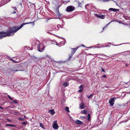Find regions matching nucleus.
I'll list each match as a JSON object with an SVG mask.
<instances>
[{
    "label": "nucleus",
    "instance_id": "obj_1",
    "mask_svg": "<svg viewBox=\"0 0 130 130\" xmlns=\"http://www.w3.org/2000/svg\"><path fill=\"white\" fill-rule=\"evenodd\" d=\"M34 22L27 23H23L19 26H14L13 27H10L6 31L0 32V39H2L4 37L9 36L16 32L18 30L21 28L25 24L33 23Z\"/></svg>",
    "mask_w": 130,
    "mask_h": 130
},
{
    "label": "nucleus",
    "instance_id": "obj_2",
    "mask_svg": "<svg viewBox=\"0 0 130 130\" xmlns=\"http://www.w3.org/2000/svg\"><path fill=\"white\" fill-rule=\"evenodd\" d=\"M9 72L10 73L15 72L18 71H24L22 70H18V68L17 67H13L12 68H9Z\"/></svg>",
    "mask_w": 130,
    "mask_h": 130
},
{
    "label": "nucleus",
    "instance_id": "obj_3",
    "mask_svg": "<svg viewBox=\"0 0 130 130\" xmlns=\"http://www.w3.org/2000/svg\"><path fill=\"white\" fill-rule=\"evenodd\" d=\"M75 9V8L74 7L70 6H68L66 8V11L68 12H70L73 11Z\"/></svg>",
    "mask_w": 130,
    "mask_h": 130
},
{
    "label": "nucleus",
    "instance_id": "obj_4",
    "mask_svg": "<svg viewBox=\"0 0 130 130\" xmlns=\"http://www.w3.org/2000/svg\"><path fill=\"white\" fill-rule=\"evenodd\" d=\"M115 98H116L113 97V98H111L109 100V103L110 105L112 106H113L114 104V103L115 101Z\"/></svg>",
    "mask_w": 130,
    "mask_h": 130
},
{
    "label": "nucleus",
    "instance_id": "obj_5",
    "mask_svg": "<svg viewBox=\"0 0 130 130\" xmlns=\"http://www.w3.org/2000/svg\"><path fill=\"white\" fill-rule=\"evenodd\" d=\"M57 121H55L53 122V127L54 129H57L58 128L59 126L57 123Z\"/></svg>",
    "mask_w": 130,
    "mask_h": 130
},
{
    "label": "nucleus",
    "instance_id": "obj_6",
    "mask_svg": "<svg viewBox=\"0 0 130 130\" xmlns=\"http://www.w3.org/2000/svg\"><path fill=\"white\" fill-rule=\"evenodd\" d=\"M95 16L99 18L102 19H104L105 18V15H103L98 14H96Z\"/></svg>",
    "mask_w": 130,
    "mask_h": 130
},
{
    "label": "nucleus",
    "instance_id": "obj_7",
    "mask_svg": "<svg viewBox=\"0 0 130 130\" xmlns=\"http://www.w3.org/2000/svg\"><path fill=\"white\" fill-rule=\"evenodd\" d=\"M78 48V47H77L75 48H71V49L72 50L71 54L73 55L74 54L76 51L77 50Z\"/></svg>",
    "mask_w": 130,
    "mask_h": 130
},
{
    "label": "nucleus",
    "instance_id": "obj_8",
    "mask_svg": "<svg viewBox=\"0 0 130 130\" xmlns=\"http://www.w3.org/2000/svg\"><path fill=\"white\" fill-rule=\"evenodd\" d=\"M119 9H116L115 8H110L109 9V11H110V10L113 11L114 12H117L119 11Z\"/></svg>",
    "mask_w": 130,
    "mask_h": 130
},
{
    "label": "nucleus",
    "instance_id": "obj_9",
    "mask_svg": "<svg viewBox=\"0 0 130 130\" xmlns=\"http://www.w3.org/2000/svg\"><path fill=\"white\" fill-rule=\"evenodd\" d=\"M75 122L77 124L80 125H82L83 124V122L79 120H76Z\"/></svg>",
    "mask_w": 130,
    "mask_h": 130
},
{
    "label": "nucleus",
    "instance_id": "obj_10",
    "mask_svg": "<svg viewBox=\"0 0 130 130\" xmlns=\"http://www.w3.org/2000/svg\"><path fill=\"white\" fill-rule=\"evenodd\" d=\"M59 6H58V8L57 9V14L58 15V16L59 17H60L62 15V14L60 13L59 10Z\"/></svg>",
    "mask_w": 130,
    "mask_h": 130
},
{
    "label": "nucleus",
    "instance_id": "obj_11",
    "mask_svg": "<svg viewBox=\"0 0 130 130\" xmlns=\"http://www.w3.org/2000/svg\"><path fill=\"white\" fill-rule=\"evenodd\" d=\"M80 108L81 109H83L85 108L83 102L82 103L79 105Z\"/></svg>",
    "mask_w": 130,
    "mask_h": 130
},
{
    "label": "nucleus",
    "instance_id": "obj_12",
    "mask_svg": "<svg viewBox=\"0 0 130 130\" xmlns=\"http://www.w3.org/2000/svg\"><path fill=\"white\" fill-rule=\"evenodd\" d=\"M87 110L85 109L83 110L81 112V113H82L84 114L85 115H87Z\"/></svg>",
    "mask_w": 130,
    "mask_h": 130
},
{
    "label": "nucleus",
    "instance_id": "obj_13",
    "mask_svg": "<svg viewBox=\"0 0 130 130\" xmlns=\"http://www.w3.org/2000/svg\"><path fill=\"white\" fill-rule=\"evenodd\" d=\"M50 113L52 115H54L55 113V112L53 109L50 110L49 111Z\"/></svg>",
    "mask_w": 130,
    "mask_h": 130
},
{
    "label": "nucleus",
    "instance_id": "obj_14",
    "mask_svg": "<svg viewBox=\"0 0 130 130\" xmlns=\"http://www.w3.org/2000/svg\"><path fill=\"white\" fill-rule=\"evenodd\" d=\"M37 49L38 50V51L39 52V51H40V44H38V46H37Z\"/></svg>",
    "mask_w": 130,
    "mask_h": 130
},
{
    "label": "nucleus",
    "instance_id": "obj_15",
    "mask_svg": "<svg viewBox=\"0 0 130 130\" xmlns=\"http://www.w3.org/2000/svg\"><path fill=\"white\" fill-rule=\"evenodd\" d=\"M73 56V55L70 54V55H69V58L68 59V61H69L71 59V58H72V56Z\"/></svg>",
    "mask_w": 130,
    "mask_h": 130
},
{
    "label": "nucleus",
    "instance_id": "obj_16",
    "mask_svg": "<svg viewBox=\"0 0 130 130\" xmlns=\"http://www.w3.org/2000/svg\"><path fill=\"white\" fill-rule=\"evenodd\" d=\"M69 84L67 82L64 83L63 84V85L65 87H66Z\"/></svg>",
    "mask_w": 130,
    "mask_h": 130
},
{
    "label": "nucleus",
    "instance_id": "obj_17",
    "mask_svg": "<svg viewBox=\"0 0 130 130\" xmlns=\"http://www.w3.org/2000/svg\"><path fill=\"white\" fill-rule=\"evenodd\" d=\"M65 110H66V111H67L68 112H69V108L67 107H66V108H65Z\"/></svg>",
    "mask_w": 130,
    "mask_h": 130
},
{
    "label": "nucleus",
    "instance_id": "obj_18",
    "mask_svg": "<svg viewBox=\"0 0 130 130\" xmlns=\"http://www.w3.org/2000/svg\"><path fill=\"white\" fill-rule=\"evenodd\" d=\"M93 94H91L90 96L87 95V97L88 99L91 98L93 96Z\"/></svg>",
    "mask_w": 130,
    "mask_h": 130
},
{
    "label": "nucleus",
    "instance_id": "obj_19",
    "mask_svg": "<svg viewBox=\"0 0 130 130\" xmlns=\"http://www.w3.org/2000/svg\"><path fill=\"white\" fill-rule=\"evenodd\" d=\"M123 17L126 20H128L129 19V17L127 16L123 15Z\"/></svg>",
    "mask_w": 130,
    "mask_h": 130
},
{
    "label": "nucleus",
    "instance_id": "obj_20",
    "mask_svg": "<svg viewBox=\"0 0 130 130\" xmlns=\"http://www.w3.org/2000/svg\"><path fill=\"white\" fill-rule=\"evenodd\" d=\"M9 60H11V61H12L14 62L15 63H17V61H14L13 59L11 58L10 57H9Z\"/></svg>",
    "mask_w": 130,
    "mask_h": 130
},
{
    "label": "nucleus",
    "instance_id": "obj_21",
    "mask_svg": "<svg viewBox=\"0 0 130 130\" xmlns=\"http://www.w3.org/2000/svg\"><path fill=\"white\" fill-rule=\"evenodd\" d=\"M40 125L41 127L43 128H44V126H43V124L42 123H40Z\"/></svg>",
    "mask_w": 130,
    "mask_h": 130
},
{
    "label": "nucleus",
    "instance_id": "obj_22",
    "mask_svg": "<svg viewBox=\"0 0 130 130\" xmlns=\"http://www.w3.org/2000/svg\"><path fill=\"white\" fill-rule=\"evenodd\" d=\"M44 48L45 47H43L40 51H39V52H42L44 50Z\"/></svg>",
    "mask_w": 130,
    "mask_h": 130
},
{
    "label": "nucleus",
    "instance_id": "obj_23",
    "mask_svg": "<svg viewBox=\"0 0 130 130\" xmlns=\"http://www.w3.org/2000/svg\"><path fill=\"white\" fill-rule=\"evenodd\" d=\"M88 119H87L88 120H89L90 119V114H88Z\"/></svg>",
    "mask_w": 130,
    "mask_h": 130
},
{
    "label": "nucleus",
    "instance_id": "obj_24",
    "mask_svg": "<svg viewBox=\"0 0 130 130\" xmlns=\"http://www.w3.org/2000/svg\"><path fill=\"white\" fill-rule=\"evenodd\" d=\"M7 96L10 100H13L12 98H11L10 95H8Z\"/></svg>",
    "mask_w": 130,
    "mask_h": 130
},
{
    "label": "nucleus",
    "instance_id": "obj_25",
    "mask_svg": "<svg viewBox=\"0 0 130 130\" xmlns=\"http://www.w3.org/2000/svg\"><path fill=\"white\" fill-rule=\"evenodd\" d=\"M101 71L102 72H105L104 70L102 67H101Z\"/></svg>",
    "mask_w": 130,
    "mask_h": 130
},
{
    "label": "nucleus",
    "instance_id": "obj_26",
    "mask_svg": "<svg viewBox=\"0 0 130 130\" xmlns=\"http://www.w3.org/2000/svg\"><path fill=\"white\" fill-rule=\"evenodd\" d=\"M110 23H109L107 25H106V26L104 27L103 28V30L102 31H103L104 30V28L106 27V26H107L108 25H109L110 23Z\"/></svg>",
    "mask_w": 130,
    "mask_h": 130
},
{
    "label": "nucleus",
    "instance_id": "obj_27",
    "mask_svg": "<svg viewBox=\"0 0 130 130\" xmlns=\"http://www.w3.org/2000/svg\"><path fill=\"white\" fill-rule=\"evenodd\" d=\"M19 119L21 121H24L25 119L24 118H19Z\"/></svg>",
    "mask_w": 130,
    "mask_h": 130
},
{
    "label": "nucleus",
    "instance_id": "obj_28",
    "mask_svg": "<svg viewBox=\"0 0 130 130\" xmlns=\"http://www.w3.org/2000/svg\"><path fill=\"white\" fill-rule=\"evenodd\" d=\"M83 91V89H80L78 91V92H82Z\"/></svg>",
    "mask_w": 130,
    "mask_h": 130
},
{
    "label": "nucleus",
    "instance_id": "obj_29",
    "mask_svg": "<svg viewBox=\"0 0 130 130\" xmlns=\"http://www.w3.org/2000/svg\"><path fill=\"white\" fill-rule=\"evenodd\" d=\"M83 85H81L80 86H79V88H80V89H81V88H83Z\"/></svg>",
    "mask_w": 130,
    "mask_h": 130
},
{
    "label": "nucleus",
    "instance_id": "obj_30",
    "mask_svg": "<svg viewBox=\"0 0 130 130\" xmlns=\"http://www.w3.org/2000/svg\"><path fill=\"white\" fill-rule=\"evenodd\" d=\"M22 124L23 125H25L26 124V122H22Z\"/></svg>",
    "mask_w": 130,
    "mask_h": 130
},
{
    "label": "nucleus",
    "instance_id": "obj_31",
    "mask_svg": "<svg viewBox=\"0 0 130 130\" xmlns=\"http://www.w3.org/2000/svg\"><path fill=\"white\" fill-rule=\"evenodd\" d=\"M13 102L14 103H17V102L15 100H13Z\"/></svg>",
    "mask_w": 130,
    "mask_h": 130
},
{
    "label": "nucleus",
    "instance_id": "obj_32",
    "mask_svg": "<svg viewBox=\"0 0 130 130\" xmlns=\"http://www.w3.org/2000/svg\"><path fill=\"white\" fill-rule=\"evenodd\" d=\"M12 8L14 9V10L15 11L17 9L15 7H12Z\"/></svg>",
    "mask_w": 130,
    "mask_h": 130
},
{
    "label": "nucleus",
    "instance_id": "obj_33",
    "mask_svg": "<svg viewBox=\"0 0 130 130\" xmlns=\"http://www.w3.org/2000/svg\"><path fill=\"white\" fill-rule=\"evenodd\" d=\"M103 77L106 78L107 77L106 75H103Z\"/></svg>",
    "mask_w": 130,
    "mask_h": 130
},
{
    "label": "nucleus",
    "instance_id": "obj_34",
    "mask_svg": "<svg viewBox=\"0 0 130 130\" xmlns=\"http://www.w3.org/2000/svg\"><path fill=\"white\" fill-rule=\"evenodd\" d=\"M0 109H1L2 110H3L4 109V108L1 106H0Z\"/></svg>",
    "mask_w": 130,
    "mask_h": 130
},
{
    "label": "nucleus",
    "instance_id": "obj_35",
    "mask_svg": "<svg viewBox=\"0 0 130 130\" xmlns=\"http://www.w3.org/2000/svg\"><path fill=\"white\" fill-rule=\"evenodd\" d=\"M81 117L82 118V119H84L85 118V116H82Z\"/></svg>",
    "mask_w": 130,
    "mask_h": 130
},
{
    "label": "nucleus",
    "instance_id": "obj_36",
    "mask_svg": "<svg viewBox=\"0 0 130 130\" xmlns=\"http://www.w3.org/2000/svg\"><path fill=\"white\" fill-rule=\"evenodd\" d=\"M11 126H12V127H15V125H13V124H11Z\"/></svg>",
    "mask_w": 130,
    "mask_h": 130
},
{
    "label": "nucleus",
    "instance_id": "obj_37",
    "mask_svg": "<svg viewBox=\"0 0 130 130\" xmlns=\"http://www.w3.org/2000/svg\"><path fill=\"white\" fill-rule=\"evenodd\" d=\"M11 125L10 124H6V126H11Z\"/></svg>",
    "mask_w": 130,
    "mask_h": 130
},
{
    "label": "nucleus",
    "instance_id": "obj_38",
    "mask_svg": "<svg viewBox=\"0 0 130 130\" xmlns=\"http://www.w3.org/2000/svg\"><path fill=\"white\" fill-rule=\"evenodd\" d=\"M98 55H105V56H106L105 55H104V54H98Z\"/></svg>",
    "mask_w": 130,
    "mask_h": 130
},
{
    "label": "nucleus",
    "instance_id": "obj_39",
    "mask_svg": "<svg viewBox=\"0 0 130 130\" xmlns=\"http://www.w3.org/2000/svg\"><path fill=\"white\" fill-rule=\"evenodd\" d=\"M57 27H60V25H57Z\"/></svg>",
    "mask_w": 130,
    "mask_h": 130
},
{
    "label": "nucleus",
    "instance_id": "obj_40",
    "mask_svg": "<svg viewBox=\"0 0 130 130\" xmlns=\"http://www.w3.org/2000/svg\"><path fill=\"white\" fill-rule=\"evenodd\" d=\"M15 10H14V11L13 12V13H16V12L15 11Z\"/></svg>",
    "mask_w": 130,
    "mask_h": 130
},
{
    "label": "nucleus",
    "instance_id": "obj_41",
    "mask_svg": "<svg viewBox=\"0 0 130 130\" xmlns=\"http://www.w3.org/2000/svg\"><path fill=\"white\" fill-rule=\"evenodd\" d=\"M47 33H49V34H50L51 33L49 31H47Z\"/></svg>",
    "mask_w": 130,
    "mask_h": 130
},
{
    "label": "nucleus",
    "instance_id": "obj_42",
    "mask_svg": "<svg viewBox=\"0 0 130 130\" xmlns=\"http://www.w3.org/2000/svg\"><path fill=\"white\" fill-rule=\"evenodd\" d=\"M7 120L9 121H10L9 119H7Z\"/></svg>",
    "mask_w": 130,
    "mask_h": 130
},
{
    "label": "nucleus",
    "instance_id": "obj_43",
    "mask_svg": "<svg viewBox=\"0 0 130 130\" xmlns=\"http://www.w3.org/2000/svg\"><path fill=\"white\" fill-rule=\"evenodd\" d=\"M52 28L53 29H54V26H53V27H52Z\"/></svg>",
    "mask_w": 130,
    "mask_h": 130
},
{
    "label": "nucleus",
    "instance_id": "obj_44",
    "mask_svg": "<svg viewBox=\"0 0 130 130\" xmlns=\"http://www.w3.org/2000/svg\"><path fill=\"white\" fill-rule=\"evenodd\" d=\"M125 65V66H128V65L127 64H126Z\"/></svg>",
    "mask_w": 130,
    "mask_h": 130
},
{
    "label": "nucleus",
    "instance_id": "obj_45",
    "mask_svg": "<svg viewBox=\"0 0 130 130\" xmlns=\"http://www.w3.org/2000/svg\"><path fill=\"white\" fill-rule=\"evenodd\" d=\"M82 46H84V47H85V46H84L83 44H82Z\"/></svg>",
    "mask_w": 130,
    "mask_h": 130
},
{
    "label": "nucleus",
    "instance_id": "obj_46",
    "mask_svg": "<svg viewBox=\"0 0 130 130\" xmlns=\"http://www.w3.org/2000/svg\"><path fill=\"white\" fill-rule=\"evenodd\" d=\"M80 3H78L79 6L80 5Z\"/></svg>",
    "mask_w": 130,
    "mask_h": 130
},
{
    "label": "nucleus",
    "instance_id": "obj_47",
    "mask_svg": "<svg viewBox=\"0 0 130 130\" xmlns=\"http://www.w3.org/2000/svg\"><path fill=\"white\" fill-rule=\"evenodd\" d=\"M89 47L90 48H91L92 47V46H91V47Z\"/></svg>",
    "mask_w": 130,
    "mask_h": 130
},
{
    "label": "nucleus",
    "instance_id": "obj_48",
    "mask_svg": "<svg viewBox=\"0 0 130 130\" xmlns=\"http://www.w3.org/2000/svg\"><path fill=\"white\" fill-rule=\"evenodd\" d=\"M24 118H26L25 116V115L24 116Z\"/></svg>",
    "mask_w": 130,
    "mask_h": 130
},
{
    "label": "nucleus",
    "instance_id": "obj_49",
    "mask_svg": "<svg viewBox=\"0 0 130 130\" xmlns=\"http://www.w3.org/2000/svg\"><path fill=\"white\" fill-rule=\"evenodd\" d=\"M39 70H38V72H37V71H36V72H39Z\"/></svg>",
    "mask_w": 130,
    "mask_h": 130
},
{
    "label": "nucleus",
    "instance_id": "obj_50",
    "mask_svg": "<svg viewBox=\"0 0 130 130\" xmlns=\"http://www.w3.org/2000/svg\"><path fill=\"white\" fill-rule=\"evenodd\" d=\"M36 68L38 69V68L37 67L36 68H35V69H36Z\"/></svg>",
    "mask_w": 130,
    "mask_h": 130
},
{
    "label": "nucleus",
    "instance_id": "obj_51",
    "mask_svg": "<svg viewBox=\"0 0 130 130\" xmlns=\"http://www.w3.org/2000/svg\"><path fill=\"white\" fill-rule=\"evenodd\" d=\"M1 124H0V126H1Z\"/></svg>",
    "mask_w": 130,
    "mask_h": 130
}]
</instances>
